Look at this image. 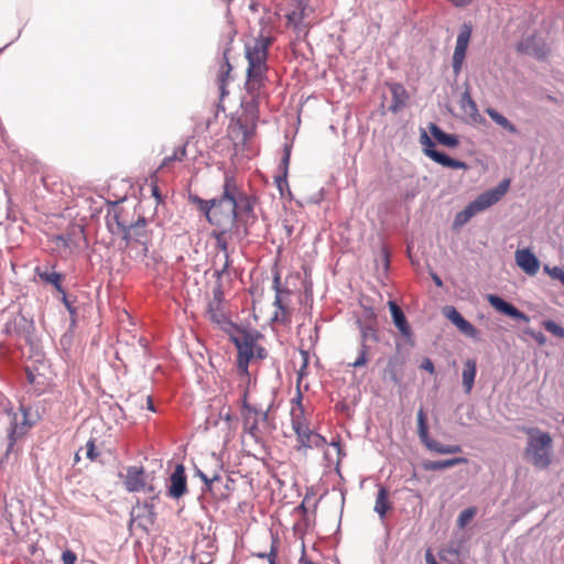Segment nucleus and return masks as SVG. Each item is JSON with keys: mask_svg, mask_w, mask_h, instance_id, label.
Returning <instances> with one entry per match:
<instances>
[{"mask_svg": "<svg viewBox=\"0 0 564 564\" xmlns=\"http://www.w3.org/2000/svg\"><path fill=\"white\" fill-rule=\"evenodd\" d=\"M252 212V199L239 189L234 176L225 175L223 194L214 198L209 224L217 229H231L238 218Z\"/></svg>", "mask_w": 564, "mask_h": 564, "instance_id": "1", "label": "nucleus"}, {"mask_svg": "<svg viewBox=\"0 0 564 564\" xmlns=\"http://www.w3.org/2000/svg\"><path fill=\"white\" fill-rule=\"evenodd\" d=\"M273 39L260 34L245 44V56L248 61L245 87L249 94L261 90L268 80L267 73L269 47Z\"/></svg>", "mask_w": 564, "mask_h": 564, "instance_id": "2", "label": "nucleus"}, {"mask_svg": "<svg viewBox=\"0 0 564 564\" xmlns=\"http://www.w3.org/2000/svg\"><path fill=\"white\" fill-rule=\"evenodd\" d=\"M528 436L523 456L528 463L538 469H546L553 459V438L549 432L538 427H522Z\"/></svg>", "mask_w": 564, "mask_h": 564, "instance_id": "3", "label": "nucleus"}, {"mask_svg": "<svg viewBox=\"0 0 564 564\" xmlns=\"http://www.w3.org/2000/svg\"><path fill=\"white\" fill-rule=\"evenodd\" d=\"M366 321L357 319L359 329L358 355L354 361L347 364L348 367L359 369L366 367L375 355V349L379 343V332L377 328V315L372 308H365Z\"/></svg>", "mask_w": 564, "mask_h": 564, "instance_id": "4", "label": "nucleus"}, {"mask_svg": "<svg viewBox=\"0 0 564 564\" xmlns=\"http://www.w3.org/2000/svg\"><path fill=\"white\" fill-rule=\"evenodd\" d=\"M234 343L238 350L237 356V371L239 376V387L247 388L251 383L250 373L248 371V365L253 358L262 359L265 357V350L256 345L252 336L243 333L239 337L234 338Z\"/></svg>", "mask_w": 564, "mask_h": 564, "instance_id": "5", "label": "nucleus"}, {"mask_svg": "<svg viewBox=\"0 0 564 564\" xmlns=\"http://www.w3.org/2000/svg\"><path fill=\"white\" fill-rule=\"evenodd\" d=\"M510 185L509 180H503L500 182L495 188L486 191L478 195L476 199L469 203L464 210L459 212L455 217V225L463 226L471 217L477 215L478 213L491 207L496 203H498L508 192Z\"/></svg>", "mask_w": 564, "mask_h": 564, "instance_id": "6", "label": "nucleus"}, {"mask_svg": "<svg viewBox=\"0 0 564 564\" xmlns=\"http://www.w3.org/2000/svg\"><path fill=\"white\" fill-rule=\"evenodd\" d=\"M280 11L286 19V25L291 28L297 36L306 34L312 23L306 21L311 13L312 8L308 6V0H284V4Z\"/></svg>", "mask_w": 564, "mask_h": 564, "instance_id": "7", "label": "nucleus"}, {"mask_svg": "<svg viewBox=\"0 0 564 564\" xmlns=\"http://www.w3.org/2000/svg\"><path fill=\"white\" fill-rule=\"evenodd\" d=\"M221 465L216 462V468L209 471L197 470V475L205 482L206 488L219 500H227L232 491L234 480L221 476Z\"/></svg>", "mask_w": 564, "mask_h": 564, "instance_id": "8", "label": "nucleus"}, {"mask_svg": "<svg viewBox=\"0 0 564 564\" xmlns=\"http://www.w3.org/2000/svg\"><path fill=\"white\" fill-rule=\"evenodd\" d=\"M241 402H242V410H241V417H242V425H243V432L249 434L256 442H259L262 437L259 423L260 421L267 420V413L257 410L254 406H251L248 403V389H242L241 394Z\"/></svg>", "mask_w": 564, "mask_h": 564, "instance_id": "9", "label": "nucleus"}, {"mask_svg": "<svg viewBox=\"0 0 564 564\" xmlns=\"http://www.w3.org/2000/svg\"><path fill=\"white\" fill-rule=\"evenodd\" d=\"M417 434L424 446L437 454H458L462 452L459 445H443L429 435L427 416L423 408L417 411Z\"/></svg>", "mask_w": 564, "mask_h": 564, "instance_id": "10", "label": "nucleus"}, {"mask_svg": "<svg viewBox=\"0 0 564 564\" xmlns=\"http://www.w3.org/2000/svg\"><path fill=\"white\" fill-rule=\"evenodd\" d=\"M516 50L518 53L532 56L538 61L546 59L551 53L546 40L536 32L522 36L517 43Z\"/></svg>", "mask_w": 564, "mask_h": 564, "instance_id": "11", "label": "nucleus"}, {"mask_svg": "<svg viewBox=\"0 0 564 564\" xmlns=\"http://www.w3.org/2000/svg\"><path fill=\"white\" fill-rule=\"evenodd\" d=\"M206 314L212 323L217 324L221 328L231 324L220 280H218L213 291V297L208 302Z\"/></svg>", "mask_w": 564, "mask_h": 564, "instance_id": "12", "label": "nucleus"}, {"mask_svg": "<svg viewBox=\"0 0 564 564\" xmlns=\"http://www.w3.org/2000/svg\"><path fill=\"white\" fill-rule=\"evenodd\" d=\"M252 99L247 102L241 117L238 119L237 124L242 133V140L247 141L252 138L256 132L257 121L259 119V106L257 99L260 96V90L250 94Z\"/></svg>", "mask_w": 564, "mask_h": 564, "instance_id": "13", "label": "nucleus"}, {"mask_svg": "<svg viewBox=\"0 0 564 564\" xmlns=\"http://www.w3.org/2000/svg\"><path fill=\"white\" fill-rule=\"evenodd\" d=\"M123 239L127 241L128 247H140L138 254L141 257H147L149 251V235L147 232V223L144 218L139 219L133 225L124 228L123 230Z\"/></svg>", "mask_w": 564, "mask_h": 564, "instance_id": "14", "label": "nucleus"}, {"mask_svg": "<svg viewBox=\"0 0 564 564\" xmlns=\"http://www.w3.org/2000/svg\"><path fill=\"white\" fill-rule=\"evenodd\" d=\"M421 143L424 145L425 154L436 163L455 170H465L467 167L465 162L452 159L445 153L436 151L434 149L435 144L433 143V141L425 131L421 133Z\"/></svg>", "mask_w": 564, "mask_h": 564, "instance_id": "15", "label": "nucleus"}, {"mask_svg": "<svg viewBox=\"0 0 564 564\" xmlns=\"http://www.w3.org/2000/svg\"><path fill=\"white\" fill-rule=\"evenodd\" d=\"M230 229H218L213 231V237L216 240L217 249L223 253L219 261L221 262L219 265L214 263V274L217 276V280H220L224 274L228 273V269L230 267L231 260L228 251V241L226 238V234Z\"/></svg>", "mask_w": 564, "mask_h": 564, "instance_id": "16", "label": "nucleus"}, {"mask_svg": "<svg viewBox=\"0 0 564 564\" xmlns=\"http://www.w3.org/2000/svg\"><path fill=\"white\" fill-rule=\"evenodd\" d=\"M124 488L129 492L148 491L154 492L152 485L147 484V475L142 467L130 466L127 468V474L123 480Z\"/></svg>", "mask_w": 564, "mask_h": 564, "instance_id": "17", "label": "nucleus"}, {"mask_svg": "<svg viewBox=\"0 0 564 564\" xmlns=\"http://www.w3.org/2000/svg\"><path fill=\"white\" fill-rule=\"evenodd\" d=\"M295 435L297 442L295 449L303 454H306L307 449L322 448L327 444L325 437L311 430L310 425L305 429L300 427Z\"/></svg>", "mask_w": 564, "mask_h": 564, "instance_id": "18", "label": "nucleus"}, {"mask_svg": "<svg viewBox=\"0 0 564 564\" xmlns=\"http://www.w3.org/2000/svg\"><path fill=\"white\" fill-rule=\"evenodd\" d=\"M273 289L275 291L274 305L276 307L273 319L283 324L291 323V311L284 302V295H289V291H283L280 285V275L275 274L273 279Z\"/></svg>", "mask_w": 564, "mask_h": 564, "instance_id": "19", "label": "nucleus"}, {"mask_svg": "<svg viewBox=\"0 0 564 564\" xmlns=\"http://www.w3.org/2000/svg\"><path fill=\"white\" fill-rule=\"evenodd\" d=\"M187 492V478L185 468L182 464L175 466L174 471L170 476V485L167 495L173 499H180Z\"/></svg>", "mask_w": 564, "mask_h": 564, "instance_id": "20", "label": "nucleus"}, {"mask_svg": "<svg viewBox=\"0 0 564 564\" xmlns=\"http://www.w3.org/2000/svg\"><path fill=\"white\" fill-rule=\"evenodd\" d=\"M471 35V28L464 25L457 35L456 46L453 54V68L455 73H459L465 59L466 51Z\"/></svg>", "mask_w": 564, "mask_h": 564, "instance_id": "21", "label": "nucleus"}, {"mask_svg": "<svg viewBox=\"0 0 564 564\" xmlns=\"http://www.w3.org/2000/svg\"><path fill=\"white\" fill-rule=\"evenodd\" d=\"M517 265L528 275H535L540 269V261L529 249H519L514 253Z\"/></svg>", "mask_w": 564, "mask_h": 564, "instance_id": "22", "label": "nucleus"}, {"mask_svg": "<svg viewBox=\"0 0 564 564\" xmlns=\"http://www.w3.org/2000/svg\"><path fill=\"white\" fill-rule=\"evenodd\" d=\"M302 393L300 390H297L295 398L292 400V409H291V424L292 430L295 432L300 431L301 429L307 427L308 421L304 414V408L302 404Z\"/></svg>", "mask_w": 564, "mask_h": 564, "instance_id": "23", "label": "nucleus"}, {"mask_svg": "<svg viewBox=\"0 0 564 564\" xmlns=\"http://www.w3.org/2000/svg\"><path fill=\"white\" fill-rule=\"evenodd\" d=\"M487 299L491 306H494L497 311L503 313L505 315L516 319H521L525 322L529 321L528 316L524 313H522L516 306L506 302L498 295L489 294Z\"/></svg>", "mask_w": 564, "mask_h": 564, "instance_id": "24", "label": "nucleus"}, {"mask_svg": "<svg viewBox=\"0 0 564 564\" xmlns=\"http://www.w3.org/2000/svg\"><path fill=\"white\" fill-rule=\"evenodd\" d=\"M388 306L390 308L391 317L395 327L399 329L402 336L406 338L411 337L412 330L401 307L394 301H389Z\"/></svg>", "mask_w": 564, "mask_h": 564, "instance_id": "25", "label": "nucleus"}, {"mask_svg": "<svg viewBox=\"0 0 564 564\" xmlns=\"http://www.w3.org/2000/svg\"><path fill=\"white\" fill-rule=\"evenodd\" d=\"M392 509V502L389 499V491L386 487L380 486L378 489L373 510L378 513L380 519L383 521L387 513Z\"/></svg>", "mask_w": 564, "mask_h": 564, "instance_id": "26", "label": "nucleus"}, {"mask_svg": "<svg viewBox=\"0 0 564 564\" xmlns=\"http://www.w3.org/2000/svg\"><path fill=\"white\" fill-rule=\"evenodd\" d=\"M477 373V362L475 359H467L464 364L462 372V380L464 391L469 394L473 390L475 378Z\"/></svg>", "mask_w": 564, "mask_h": 564, "instance_id": "27", "label": "nucleus"}, {"mask_svg": "<svg viewBox=\"0 0 564 564\" xmlns=\"http://www.w3.org/2000/svg\"><path fill=\"white\" fill-rule=\"evenodd\" d=\"M228 52H229V50H226L224 52V58H223V62L220 64L219 73H218V76H217V84H218L221 97H224L228 93L226 90V86H227V83L229 80V76H230L231 69H232L231 65L229 63Z\"/></svg>", "mask_w": 564, "mask_h": 564, "instance_id": "28", "label": "nucleus"}, {"mask_svg": "<svg viewBox=\"0 0 564 564\" xmlns=\"http://www.w3.org/2000/svg\"><path fill=\"white\" fill-rule=\"evenodd\" d=\"M429 130L434 139L441 144L448 148H456L459 144L458 138L455 134L445 133L437 124L430 123Z\"/></svg>", "mask_w": 564, "mask_h": 564, "instance_id": "29", "label": "nucleus"}, {"mask_svg": "<svg viewBox=\"0 0 564 564\" xmlns=\"http://www.w3.org/2000/svg\"><path fill=\"white\" fill-rule=\"evenodd\" d=\"M466 463H467L466 458L455 457V458L436 460V462L429 460V462L423 463V467L425 470H441V469L451 468L453 466H456L459 464H466Z\"/></svg>", "mask_w": 564, "mask_h": 564, "instance_id": "30", "label": "nucleus"}, {"mask_svg": "<svg viewBox=\"0 0 564 564\" xmlns=\"http://www.w3.org/2000/svg\"><path fill=\"white\" fill-rule=\"evenodd\" d=\"M186 145H180L174 149L171 155H167L163 159L161 165L158 167L156 172H160L164 169H170L173 162H182L186 158Z\"/></svg>", "mask_w": 564, "mask_h": 564, "instance_id": "31", "label": "nucleus"}, {"mask_svg": "<svg viewBox=\"0 0 564 564\" xmlns=\"http://www.w3.org/2000/svg\"><path fill=\"white\" fill-rule=\"evenodd\" d=\"M329 446L333 447L334 449V453H332L330 451H326L324 453V458L325 460L327 462L328 465H339L340 460H341V457L345 455L343 453V448H341V445H340V440L337 438V440H333L330 443H329Z\"/></svg>", "mask_w": 564, "mask_h": 564, "instance_id": "32", "label": "nucleus"}, {"mask_svg": "<svg viewBox=\"0 0 564 564\" xmlns=\"http://www.w3.org/2000/svg\"><path fill=\"white\" fill-rule=\"evenodd\" d=\"M35 273L40 276L42 281L53 285L57 291L62 292V274L55 271H42L40 268L35 269Z\"/></svg>", "mask_w": 564, "mask_h": 564, "instance_id": "33", "label": "nucleus"}, {"mask_svg": "<svg viewBox=\"0 0 564 564\" xmlns=\"http://www.w3.org/2000/svg\"><path fill=\"white\" fill-rule=\"evenodd\" d=\"M486 112L497 124H499L510 133H518L517 127L494 108H487Z\"/></svg>", "mask_w": 564, "mask_h": 564, "instance_id": "34", "label": "nucleus"}, {"mask_svg": "<svg viewBox=\"0 0 564 564\" xmlns=\"http://www.w3.org/2000/svg\"><path fill=\"white\" fill-rule=\"evenodd\" d=\"M82 455H85L90 462L97 460L100 453L96 449L95 442L89 440L84 447H80L75 454V462L78 463L80 460Z\"/></svg>", "mask_w": 564, "mask_h": 564, "instance_id": "35", "label": "nucleus"}, {"mask_svg": "<svg viewBox=\"0 0 564 564\" xmlns=\"http://www.w3.org/2000/svg\"><path fill=\"white\" fill-rule=\"evenodd\" d=\"M391 91H392L394 101H393V105H391L390 110L392 112H398L404 106V98L406 96V93L401 85H394L391 88Z\"/></svg>", "mask_w": 564, "mask_h": 564, "instance_id": "36", "label": "nucleus"}, {"mask_svg": "<svg viewBox=\"0 0 564 564\" xmlns=\"http://www.w3.org/2000/svg\"><path fill=\"white\" fill-rule=\"evenodd\" d=\"M193 202L197 205L198 209L204 213L207 221L209 223L210 221V212H212V208H213V204H214V198L213 199H203V198H199L197 196H195L193 198Z\"/></svg>", "mask_w": 564, "mask_h": 564, "instance_id": "37", "label": "nucleus"}, {"mask_svg": "<svg viewBox=\"0 0 564 564\" xmlns=\"http://www.w3.org/2000/svg\"><path fill=\"white\" fill-rule=\"evenodd\" d=\"M477 509L476 507H469L460 512V514L457 518V525L460 529H464L469 521L473 520V518L476 516Z\"/></svg>", "mask_w": 564, "mask_h": 564, "instance_id": "38", "label": "nucleus"}, {"mask_svg": "<svg viewBox=\"0 0 564 564\" xmlns=\"http://www.w3.org/2000/svg\"><path fill=\"white\" fill-rule=\"evenodd\" d=\"M456 327L467 337L477 338L479 332L465 318H463Z\"/></svg>", "mask_w": 564, "mask_h": 564, "instance_id": "39", "label": "nucleus"}, {"mask_svg": "<svg viewBox=\"0 0 564 564\" xmlns=\"http://www.w3.org/2000/svg\"><path fill=\"white\" fill-rule=\"evenodd\" d=\"M462 108L469 115H475L478 111L476 102L467 91L462 96Z\"/></svg>", "mask_w": 564, "mask_h": 564, "instance_id": "40", "label": "nucleus"}, {"mask_svg": "<svg viewBox=\"0 0 564 564\" xmlns=\"http://www.w3.org/2000/svg\"><path fill=\"white\" fill-rule=\"evenodd\" d=\"M543 327L557 338H564V328L554 321L547 319L542 323Z\"/></svg>", "mask_w": 564, "mask_h": 564, "instance_id": "41", "label": "nucleus"}, {"mask_svg": "<svg viewBox=\"0 0 564 564\" xmlns=\"http://www.w3.org/2000/svg\"><path fill=\"white\" fill-rule=\"evenodd\" d=\"M443 314L456 326L464 318L454 306H445Z\"/></svg>", "mask_w": 564, "mask_h": 564, "instance_id": "42", "label": "nucleus"}, {"mask_svg": "<svg viewBox=\"0 0 564 564\" xmlns=\"http://www.w3.org/2000/svg\"><path fill=\"white\" fill-rule=\"evenodd\" d=\"M54 240L56 241L57 247H63L64 249L72 250L76 247L69 234L56 236Z\"/></svg>", "mask_w": 564, "mask_h": 564, "instance_id": "43", "label": "nucleus"}, {"mask_svg": "<svg viewBox=\"0 0 564 564\" xmlns=\"http://www.w3.org/2000/svg\"><path fill=\"white\" fill-rule=\"evenodd\" d=\"M544 271L554 280H558L564 285V270L560 267L544 265Z\"/></svg>", "mask_w": 564, "mask_h": 564, "instance_id": "44", "label": "nucleus"}, {"mask_svg": "<svg viewBox=\"0 0 564 564\" xmlns=\"http://www.w3.org/2000/svg\"><path fill=\"white\" fill-rule=\"evenodd\" d=\"M151 195L155 200V205L164 204V196L161 194L160 187L155 181H151Z\"/></svg>", "mask_w": 564, "mask_h": 564, "instance_id": "45", "label": "nucleus"}, {"mask_svg": "<svg viewBox=\"0 0 564 564\" xmlns=\"http://www.w3.org/2000/svg\"><path fill=\"white\" fill-rule=\"evenodd\" d=\"M301 355L303 356V364L301 368L297 370V387L300 386L303 377L306 375V369L308 365V354L304 350L301 351Z\"/></svg>", "mask_w": 564, "mask_h": 564, "instance_id": "46", "label": "nucleus"}, {"mask_svg": "<svg viewBox=\"0 0 564 564\" xmlns=\"http://www.w3.org/2000/svg\"><path fill=\"white\" fill-rule=\"evenodd\" d=\"M289 159H290V154L286 153L283 158V163L285 164L284 174L282 176L275 177V183L281 193L283 192V185H286V165L289 163Z\"/></svg>", "mask_w": 564, "mask_h": 564, "instance_id": "47", "label": "nucleus"}, {"mask_svg": "<svg viewBox=\"0 0 564 564\" xmlns=\"http://www.w3.org/2000/svg\"><path fill=\"white\" fill-rule=\"evenodd\" d=\"M76 560V554L70 550H66L62 554L63 564H75Z\"/></svg>", "mask_w": 564, "mask_h": 564, "instance_id": "48", "label": "nucleus"}, {"mask_svg": "<svg viewBox=\"0 0 564 564\" xmlns=\"http://www.w3.org/2000/svg\"><path fill=\"white\" fill-rule=\"evenodd\" d=\"M276 549L274 546L271 547L270 552L268 554L261 553L259 554L260 557H267L269 560L270 564H276Z\"/></svg>", "mask_w": 564, "mask_h": 564, "instance_id": "49", "label": "nucleus"}, {"mask_svg": "<svg viewBox=\"0 0 564 564\" xmlns=\"http://www.w3.org/2000/svg\"><path fill=\"white\" fill-rule=\"evenodd\" d=\"M421 368L429 371L430 373H434V371H435L434 364L430 358H425L422 361Z\"/></svg>", "mask_w": 564, "mask_h": 564, "instance_id": "50", "label": "nucleus"}, {"mask_svg": "<svg viewBox=\"0 0 564 564\" xmlns=\"http://www.w3.org/2000/svg\"><path fill=\"white\" fill-rule=\"evenodd\" d=\"M456 7H465L471 2V0H449Z\"/></svg>", "mask_w": 564, "mask_h": 564, "instance_id": "51", "label": "nucleus"}, {"mask_svg": "<svg viewBox=\"0 0 564 564\" xmlns=\"http://www.w3.org/2000/svg\"><path fill=\"white\" fill-rule=\"evenodd\" d=\"M425 560L427 564H434L437 563L431 551H427L425 554Z\"/></svg>", "mask_w": 564, "mask_h": 564, "instance_id": "52", "label": "nucleus"}, {"mask_svg": "<svg viewBox=\"0 0 564 564\" xmlns=\"http://www.w3.org/2000/svg\"><path fill=\"white\" fill-rule=\"evenodd\" d=\"M26 375H28L29 382L31 384H35L36 383V377L34 376V373L28 369L26 370Z\"/></svg>", "mask_w": 564, "mask_h": 564, "instance_id": "53", "label": "nucleus"}, {"mask_svg": "<svg viewBox=\"0 0 564 564\" xmlns=\"http://www.w3.org/2000/svg\"><path fill=\"white\" fill-rule=\"evenodd\" d=\"M300 564H314V562H312L310 558H307L305 555H302L300 561H299Z\"/></svg>", "mask_w": 564, "mask_h": 564, "instance_id": "54", "label": "nucleus"}, {"mask_svg": "<svg viewBox=\"0 0 564 564\" xmlns=\"http://www.w3.org/2000/svg\"><path fill=\"white\" fill-rule=\"evenodd\" d=\"M535 339L540 343V344H544L545 343V337L542 333L538 334L536 336H534Z\"/></svg>", "mask_w": 564, "mask_h": 564, "instance_id": "55", "label": "nucleus"}, {"mask_svg": "<svg viewBox=\"0 0 564 564\" xmlns=\"http://www.w3.org/2000/svg\"><path fill=\"white\" fill-rule=\"evenodd\" d=\"M147 404H148L149 410L154 411V406H153L151 397H147Z\"/></svg>", "mask_w": 564, "mask_h": 564, "instance_id": "56", "label": "nucleus"}, {"mask_svg": "<svg viewBox=\"0 0 564 564\" xmlns=\"http://www.w3.org/2000/svg\"><path fill=\"white\" fill-rule=\"evenodd\" d=\"M433 280H434V282H435V284H436L437 286H442V284H443V283H442V280H441L437 275H434V276H433Z\"/></svg>", "mask_w": 564, "mask_h": 564, "instance_id": "57", "label": "nucleus"}, {"mask_svg": "<svg viewBox=\"0 0 564 564\" xmlns=\"http://www.w3.org/2000/svg\"><path fill=\"white\" fill-rule=\"evenodd\" d=\"M234 0H227L228 3L232 2Z\"/></svg>", "mask_w": 564, "mask_h": 564, "instance_id": "58", "label": "nucleus"}]
</instances>
